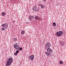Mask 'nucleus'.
<instances>
[{
	"label": "nucleus",
	"instance_id": "15",
	"mask_svg": "<svg viewBox=\"0 0 66 66\" xmlns=\"http://www.w3.org/2000/svg\"><path fill=\"white\" fill-rule=\"evenodd\" d=\"M25 33V31L24 30H22L21 32V34H24Z\"/></svg>",
	"mask_w": 66,
	"mask_h": 66
},
{
	"label": "nucleus",
	"instance_id": "17",
	"mask_svg": "<svg viewBox=\"0 0 66 66\" xmlns=\"http://www.w3.org/2000/svg\"><path fill=\"white\" fill-rule=\"evenodd\" d=\"M13 41L14 42H16V41H17V39L16 38H14L13 39Z\"/></svg>",
	"mask_w": 66,
	"mask_h": 66
},
{
	"label": "nucleus",
	"instance_id": "1",
	"mask_svg": "<svg viewBox=\"0 0 66 66\" xmlns=\"http://www.w3.org/2000/svg\"><path fill=\"white\" fill-rule=\"evenodd\" d=\"M13 58L10 57L9 59L7 61L6 66H9L11 64V63L13 62Z\"/></svg>",
	"mask_w": 66,
	"mask_h": 66
},
{
	"label": "nucleus",
	"instance_id": "20",
	"mask_svg": "<svg viewBox=\"0 0 66 66\" xmlns=\"http://www.w3.org/2000/svg\"><path fill=\"white\" fill-rule=\"evenodd\" d=\"M19 51L17 50L16 51V52L17 54V53H19Z\"/></svg>",
	"mask_w": 66,
	"mask_h": 66
},
{
	"label": "nucleus",
	"instance_id": "21",
	"mask_svg": "<svg viewBox=\"0 0 66 66\" xmlns=\"http://www.w3.org/2000/svg\"><path fill=\"white\" fill-rule=\"evenodd\" d=\"M14 55H17V54L16 53V52L14 54Z\"/></svg>",
	"mask_w": 66,
	"mask_h": 66
},
{
	"label": "nucleus",
	"instance_id": "24",
	"mask_svg": "<svg viewBox=\"0 0 66 66\" xmlns=\"http://www.w3.org/2000/svg\"><path fill=\"white\" fill-rule=\"evenodd\" d=\"M15 22V21H14V22Z\"/></svg>",
	"mask_w": 66,
	"mask_h": 66
},
{
	"label": "nucleus",
	"instance_id": "13",
	"mask_svg": "<svg viewBox=\"0 0 66 66\" xmlns=\"http://www.w3.org/2000/svg\"><path fill=\"white\" fill-rule=\"evenodd\" d=\"M6 13L4 12H3L2 13V15L3 16H4L5 15Z\"/></svg>",
	"mask_w": 66,
	"mask_h": 66
},
{
	"label": "nucleus",
	"instance_id": "5",
	"mask_svg": "<svg viewBox=\"0 0 66 66\" xmlns=\"http://www.w3.org/2000/svg\"><path fill=\"white\" fill-rule=\"evenodd\" d=\"M17 45H18L17 43H15V44L14 45V47L16 50H19V46Z\"/></svg>",
	"mask_w": 66,
	"mask_h": 66
},
{
	"label": "nucleus",
	"instance_id": "23",
	"mask_svg": "<svg viewBox=\"0 0 66 66\" xmlns=\"http://www.w3.org/2000/svg\"><path fill=\"white\" fill-rule=\"evenodd\" d=\"M29 1H31V0H29Z\"/></svg>",
	"mask_w": 66,
	"mask_h": 66
},
{
	"label": "nucleus",
	"instance_id": "2",
	"mask_svg": "<svg viewBox=\"0 0 66 66\" xmlns=\"http://www.w3.org/2000/svg\"><path fill=\"white\" fill-rule=\"evenodd\" d=\"M2 27L1 28V30L2 31H4L8 27V24L6 23H4L2 25Z\"/></svg>",
	"mask_w": 66,
	"mask_h": 66
},
{
	"label": "nucleus",
	"instance_id": "9",
	"mask_svg": "<svg viewBox=\"0 0 66 66\" xmlns=\"http://www.w3.org/2000/svg\"><path fill=\"white\" fill-rule=\"evenodd\" d=\"M45 54L47 56H50V55L51 53H50V52H49L47 51V52H45Z\"/></svg>",
	"mask_w": 66,
	"mask_h": 66
},
{
	"label": "nucleus",
	"instance_id": "18",
	"mask_svg": "<svg viewBox=\"0 0 66 66\" xmlns=\"http://www.w3.org/2000/svg\"><path fill=\"white\" fill-rule=\"evenodd\" d=\"M19 49L20 51H21L22 50V47H19Z\"/></svg>",
	"mask_w": 66,
	"mask_h": 66
},
{
	"label": "nucleus",
	"instance_id": "14",
	"mask_svg": "<svg viewBox=\"0 0 66 66\" xmlns=\"http://www.w3.org/2000/svg\"><path fill=\"white\" fill-rule=\"evenodd\" d=\"M65 44V43L64 42H61L60 43V44L61 46H63V45H64V44Z\"/></svg>",
	"mask_w": 66,
	"mask_h": 66
},
{
	"label": "nucleus",
	"instance_id": "10",
	"mask_svg": "<svg viewBox=\"0 0 66 66\" xmlns=\"http://www.w3.org/2000/svg\"><path fill=\"white\" fill-rule=\"evenodd\" d=\"M35 18L37 20H41V19H42V18H39V17L37 16H36L35 17Z\"/></svg>",
	"mask_w": 66,
	"mask_h": 66
},
{
	"label": "nucleus",
	"instance_id": "6",
	"mask_svg": "<svg viewBox=\"0 0 66 66\" xmlns=\"http://www.w3.org/2000/svg\"><path fill=\"white\" fill-rule=\"evenodd\" d=\"M28 58L30 60L33 61L34 58V55H32L31 56H29Z\"/></svg>",
	"mask_w": 66,
	"mask_h": 66
},
{
	"label": "nucleus",
	"instance_id": "4",
	"mask_svg": "<svg viewBox=\"0 0 66 66\" xmlns=\"http://www.w3.org/2000/svg\"><path fill=\"white\" fill-rule=\"evenodd\" d=\"M46 49H47L51 47V44L50 43H47L45 45V46Z\"/></svg>",
	"mask_w": 66,
	"mask_h": 66
},
{
	"label": "nucleus",
	"instance_id": "25",
	"mask_svg": "<svg viewBox=\"0 0 66 66\" xmlns=\"http://www.w3.org/2000/svg\"><path fill=\"white\" fill-rule=\"evenodd\" d=\"M19 1V0H18Z\"/></svg>",
	"mask_w": 66,
	"mask_h": 66
},
{
	"label": "nucleus",
	"instance_id": "7",
	"mask_svg": "<svg viewBox=\"0 0 66 66\" xmlns=\"http://www.w3.org/2000/svg\"><path fill=\"white\" fill-rule=\"evenodd\" d=\"M33 10V11H38L39 9L37 8V7L36 6H34V7Z\"/></svg>",
	"mask_w": 66,
	"mask_h": 66
},
{
	"label": "nucleus",
	"instance_id": "12",
	"mask_svg": "<svg viewBox=\"0 0 66 66\" xmlns=\"http://www.w3.org/2000/svg\"><path fill=\"white\" fill-rule=\"evenodd\" d=\"M40 7H41V9H44L45 7V6L43 5L40 4Z\"/></svg>",
	"mask_w": 66,
	"mask_h": 66
},
{
	"label": "nucleus",
	"instance_id": "19",
	"mask_svg": "<svg viewBox=\"0 0 66 66\" xmlns=\"http://www.w3.org/2000/svg\"><path fill=\"white\" fill-rule=\"evenodd\" d=\"M53 26H56V23H55L54 22L53 23Z\"/></svg>",
	"mask_w": 66,
	"mask_h": 66
},
{
	"label": "nucleus",
	"instance_id": "3",
	"mask_svg": "<svg viewBox=\"0 0 66 66\" xmlns=\"http://www.w3.org/2000/svg\"><path fill=\"white\" fill-rule=\"evenodd\" d=\"M57 36H60L63 34V32L62 31H59L56 33Z\"/></svg>",
	"mask_w": 66,
	"mask_h": 66
},
{
	"label": "nucleus",
	"instance_id": "8",
	"mask_svg": "<svg viewBox=\"0 0 66 66\" xmlns=\"http://www.w3.org/2000/svg\"><path fill=\"white\" fill-rule=\"evenodd\" d=\"M46 50L47 51H48L50 53H52V50L51 48H47V49H46Z\"/></svg>",
	"mask_w": 66,
	"mask_h": 66
},
{
	"label": "nucleus",
	"instance_id": "16",
	"mask_svg": "<svg viewBox=\"0 0 66 66\" xmlns=\"http://www.w3.org/2000/svg\"><path fill=\"white\" fill-rule=\"evenodd\" d=\"M60 64H63V62L62 61H60L59 62Z\"/></svg>",
	"mask_w": 66,
	"mask_h": 66
},
{
	"label": "nucleus",
	"instance_id": "22",
	"mask_svg": "<svg viewBox=\"0 0 66 66\" xmlns=\"http://www.w3.org/2000/svg\"><path fill=\"white\" fill-rule=\"evenodd\" d=\"M43 1H46V0H43Z\"/></svg>",
	"mask_w": 66,
	"mask_h": 66
},
{
	"label": "nucleus",
	"instance_id": "11",
	"mask_svg": "<svg viewBox=\"0 0 66 66\" xmlns=\"http://www.w3.org/2000/svg\"><path fill=\"white\" fill-rule=\"evenodd\" d=\"M34 18L33 16H30L29 17V18L30 19V20H32V19H33Z\"/></svg>",
	"mask_w": 66,
	"mask_h": 66
}]
</instances>
